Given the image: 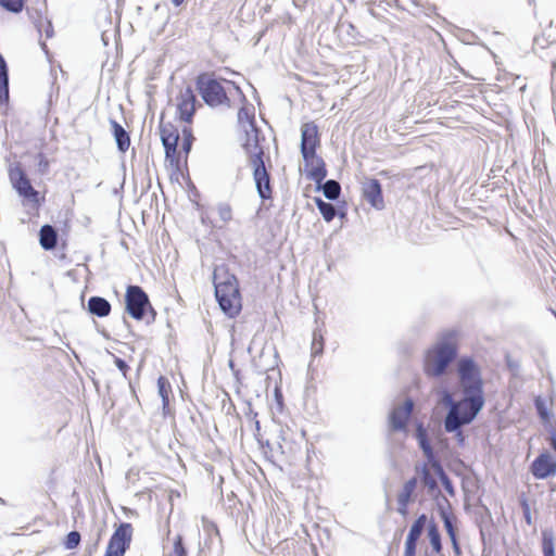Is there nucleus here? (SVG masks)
Masks as SVG:
<instances>
[{
	"label": "nucleus",
	"instance_id": "obj_47",
	"mask_svg": "<svg viewBox=\"0 0 556 556\" xmlns=\"http://www.w3.org/2000/svg\"><path fill=\"white\" fill-rule=\"evenodd\" d=\"M165 160L169 163L170 167L174 169V173L181 172V157L177 149H175V153L173 155L165 154Z\"/></svg>",
	"mask_w": 556,
	"mask_h": 556
},
{
	"label": "nucleus",
	"instance_id": "obj_26",
	"mask_svg": "<svg viewBox=\"0 0 556 556\" xmlns=\"http://www.w3.org/2000/svg\"><path fill=\"white\" fill-rule=\"evenodd\" d=\"M424 532V529L415 523H412L404 545L403 556H416L418 541Z\"/></svg>",
	"mask_w": 556,
	"mask_h": 556
},
{
	"label": "nucleus",
	"instance_id": "obj_10",
	"mask_svg": "<svg viewBox=\"0 0 556 556\" xmlns=\"http://www.w3.org/2000/svg\"><path fill=\"white\" fill-rule=\"evenodd\" d=\"M177 100V112L179 119L187 124L192 123L197 108L201 106V103L198 101L193 89L188 86L180 92Z\"/></svg>",
	"mask_w": 556,
	"mask_h": 556
},
{
	"label": "nucleus",
	"instance_id": "obj_8",
	"mask_svg": "<svg viewBox=\"0 0 556 556\" xmlns=\"http://www.w3.org/2000/svg\"><path fill=\"white\" fill-rule=\"evenodd\" d=\"M213 283L216 299H224V296H226V293H228V295L238 294V279L233 274H230L225 268L214 270Z\"/></svg>",
	"mask_w": 556,
	"mask_h": 556
},
{
	"label": "nucleus",
	"instance_id": "obj_34",
	"mask_svg": "<svg viewBox=\"0 0 556 556\" xmlns=\"http://www.w3.org/2000/svg\"><path fill=\"white\" fill-rule=\"evenodd\" d=\"M441 520L450 540L458 538L457 517L454 514H450L441 517Z\"/></svg>",
	"mask_w": 556,
	"mask_h": 556
},
{
	"label": "nucleus",
	"instance_id": "obj_56",
	"mask_svg": "<svg viewBox=\"0 0 556 556\" xmlns=\"http://www.w3.org/2000/svg\"><path fill=\"white\" fill-rule=\"evenodd\" d=\"M549 445L552 450L556 453V430H552L549 435Z\"/></svg>",
	"mask_w": 556,
	"mask_h": 556
},
{
	"label": "nucleus",
	"instance_id": "obj_21",
	"mask_svg": "<svg viewBox=\"0 0 556 556\" xmlns=\"http://www.w3.org/2000/svg\"><path fill=\"white\" fill-rule=\"evenodd\" d=\"M415 438L417 440L418 447L422 451L426 459L432 458V456L437 455L431 445L428 430L421 421H416L415 424Z\"/></svg>",
	"mask_w": 556,
	"mask_h": 556
},
{
	"label": "nucleus",
	"instance_id": "obj_36",
	"mask_svg": "<svg viewBox=\"0 0 556 556\" xmlns=\"http://www.w3.org/2000/svg\"><path fill=\"white\" fill-rule=\"evenodd\" d=\"M409 2L415 9V11L412 12L414 15L424 13L425 15L430 16L435 11V7L427 0H409Z\"/></svg>",
	"mask_w": 556,
	"mask_h": 556
},
{
	"label": "nucleus",
	"instance_id": "obj_17",
	"mask_svg": "<svg viewBox=\"0 0 556 556\" xmlns=\"http://www.w3.org/2000/svg\"><path fill=\"white\" fill-rule=\"evenodd\" d=\"M161 141L164 147L165 154L173 155L178 147L179 131L172 123L160 125Z\"/></svg>",
	"mask_w": 556,
	"mask_h": 556
},
{
	"label": "nucleus",
	"instance_id": "obj_13",
	"mask_svg": "<svg viewBox=\"0 0 556 556\" xmlns=\"http://www.w3.org/2000/svg\"><path fill=\"white\" fill-rule=\"evenodd\" d=\"M364 199L376 210L384 208L382 187L378 179L369 178L363 182L362 187Z\"/></svg>",
	"mask_w": 556,
	"mask_h": 556
},
{
	"label": "nucleus",
	"instance_id": "obj_59",
	"mask_svg": "<svg viewBox=\"0 0 556 556\" xmlns=\"http://www.w3.org/2000/svg\"><path fill=\"white\" fill-rule=\"evenodd\" d=\"M388 4L389 5H393L395 8H399V9H402V10H407L409 11L407 8L401 5L400 1L399 0H388Z\"/></svg>",
	"mask_w": 556,
	"mask_h": 556
},
{
	"label": "nucleus",
	"instance_id": "obj_51",
	"mask_svg": "<svg viewBox=\"0 0 556 556\" xmlns=\"http://www.w3.org/2000/svg\"><path fill=\"white\" fill-rule=\"evenodd\" d=\"M126 551L108 544L104 556H124Z\"/></svg>",
	"mask_w": 556,
	"mask_h": 556
},
{
	"label": "nucleus",
	"instance_id": "obj_63",
	"mask_svg": "<svg viewBox=\"0 0 556 556\" xmlns=\"http://www.w3.org/2000/svg\"><path fill=\"white\" fill-rule=\"evenodd\" d=\"M424 556H435V555H434V554L429 553L428 551H426Z\"/></svg>",
	"mask_w": 556,
	"mask_h": 556
},
{
	"label": "nucleus",
	"instance_id": "obj_31",
	"mask_svg": "<svg viewBox=\"0 0 556 556\" xmlns=\"http://www.w3.org/2000/svg\"><path fill=\"white\" fill-rule=\"evenodd\" d=\"M432 500L434 501L437 511L441 517H444L446 515L453 514V507L448 498L443 495V493L440 491H437V493L431 495Z\"/></svg>",
	"mask_w": 556,
	"mask_h": 556
},
{
	"label": "nucleus",
	"instance_id": "obj_38",
	"mask_svg": "<svg viewBox=\"0 0 556 556\" xmlns=\"http://www.w3.org/2000/svg\"><path fill=\"white\" fill-rule=\"evenodd\" d=\"M0 7L10 13L18 14L25 8V0H0Z\"/></svg>",
	"mask_w": 556,
	"mask_h": 556
},
{
	"label": "nucleus",
	"instance_id": "obj_19",
	"mask_svg": "<svg viewBox=\"0 0 556 556\" xmlns=\"http://www.w3.org/2000/svg\"><path fill=\"white\" fill-rule=\"evenodd\" d=\"M216 301L222 312L229 318L237 317L242 309L240 289H238V294L228 295V293H226L224 299H216Z\"/></svg>",
	"mask_w": 556,
	"mask_h": 556
},
{
	"label": "nucleus",
	"instance_id": "obj_24",
	"mask_svg": "<svg viewBox=\"0 0 556 556\" xmlns=\"http://www.w3.org/2000/svg\"><path fill=\"white\" fill-rule=\"evenodd\" d=\"M314 202L327 223L333 220L336 216H339L340 218H344L346 216V212L344 210H338L332 203L324 201L321 198L316 197Z\"/></svg>",
	"mask_w": 556,
	"mask_h": 556
},
{
	"label": "nucleus",
	"instance_id": "obj_33",
	"mask_svg": "<svg viewBox=\"0 0 556 556\" xmlns=\"http://www.w3.org/2000/svg\"><path fill=\"white\" fill-rule=\"evenodd\" d=\"M157 392L162 399L163 409L167 408L169 405V393L172 392V387L168 379L164 376H160L157 378Z\"/></svg>",
	"mask_w": 556,
	"mask_h": 556
},
{
	"label": "nucleus",
	"instance_id": "obj_44",
	"mask_svg": "<svg viewBox=\"0 0 556 556\" xmlns=\"http://www.w3.org/2000/svg\"><path fill=\"white\" fill-rule=\"evenodd\" d=\"M36 160H37V164H36L37 173L40 176L48 175L49 170H50V162L47 159V156L42 152H39L36 154Z\"/></svg>",
	"mask_w": 556,
	"mask_h": 556
},
{
	"label": "nucleus",
	"instance_id": "obj_50",
	"mask_svg": "<svg viewBox=\"0 0 556 556\" xmlns=\"http://www.w3.org/2000/svg\"><path fill=\"white\" fill-rule=\"evenodd\" d=\"M440 482L442 483V486H443V489L445 490V492H446L450 496L454 497V496H455V494H456V491H455V488H454V484H453V481L451 480V478H450V477H448V478H445V479H443V480H442V481H440Z\"/></svg>",
	"mask_w": 556,
	"mask_h": 556
},
{
	"label": "nucleus",
	"instance_id": "obj_27",
	"mask_svg": "<svg viewBox=\"0 0 556 556\" xmlns=\"http://www.w3.org/2000/svg\"><path fill=\"white\" fill-rule=\"evenodd\" d=\"M416 472L419 475L420 482L424 486L427 488L428 494L431 496L432 494L437 493V491H440V488L437 483L435 478L430 472L427 464L417 465L415 467Z\"/></svg>",
	"mask_w": 556,
	"mask_h": 556
},
{
	"label": "nucleus",
	"instance_id": "obj_30",
	"mask_svg": "<svg viewBox=\"0 0 556 556\" xmlns=\"http://www.w3.org/2000/svg\"><path fill=\"white\" fill-rule=\"evenodd\" d=\"M477 526L480 531L482 541L484 542V525L492 523V514L486 505L479 501L478 509L476 510Z\"/></svg>",
	"mask_w": 556,
	"mask_h": 556
},
{
	"label": "nucleus",
	"instance_id": "obj_61",
	"mask_svg": "<svg viewBox=\"0 0 556 556\" xmlns=\"http://www.w3.org/2000/svg\"><path fill=\"white\" fill-rule=\"evenodd\" d=\"M170 1L175 7H180L185 2V0H170Z\"/></svg>",
	"mask_w": 556,
	"mask_h": 556
},
{
	"label": "nucleus",
	"instance_id": "obj_40",
	"mask_svg": "<svg viewBox=\"0 0 556 556\" xmlns=\"http://www.w3.org/2000/svg\"><path fill=\"white\" fill-rule=\"evenodd\" d=\"M426 464L427 466L429 465L433 469L434 475L438 477L440 481H442L445 478H448L437 455L432 456V458L427 459Z\"/></svg>",
	"mask_w": 556,
	"mask_h": 556
},
{
	"label": "nucleus",
	"instance_id": "obj_35",
	"mask_svg": "<svg viewBox=\"0 0 556 556\" xmlns=\"http://www.w3.org/2000/svg\"><path fill=\"white\" fill-rule=\"evenodd\" d=\"M182 143H181V152L185 154V162H187L188 154L192 149V144L194 141V136L192 129L190 127H182Z\"/></svg>",
	"mask_w": 556,
	"mask_h": 556
},
{
	"label": "nucleus",
	"instance_id": "obj_46",
	"mask_svg": "<svg viewBox=\"0 0 556 556\" xmlns=\"http://www.w3.org/2000/svg\"><path fill=\"white\" fill-rule=\"evenodd\" d=\"M218 216L224 223H228L232 218V210L228 203L222 202L217 205Z\"/></svg>",
	"mask_w": 556,
	"mask_h": 556
},
{
	"label": "nucleus",
	"instance_id": "obj_25",
	"mask_svg": "<svg viewBox=\"0 0 556 556\" xmlns=\"http://www.w3.org/2000/svg\"><path fill=\"white\" fill-rule=\"evenodd\" d=\"M9 102V68L4 56L0 53V105L8 106Z\"/></svg>",
	"mask_w": 556,
	"mask_h": 556
},
{
	"label": "nucleus",
	"instance_id": "obj_11",
	"mask_svg": "<svg viewBox=\"0 0 556 556\" xmlns=\"http://www.w3.org/2000/svg\"><path fill=\"white\" fill-rule=\"evenodd\" d=\"M414 401L407 397L401 405L395 406L389 414V424L392 431L406 432Z\"/></svg>",
	"mask_w": 556,
	"mask_h": 556
},
{
	"label": "nucleus",
	"instance_id": "obj_9",
	"mask_svg": "<svg viewBox=\"0 0 556 556\" xmlns=\"http://www.w3.org/2000/svg\"><path fill=\"white\" fill-rule=\"evenodd\" d=\"M480 412L472 410V413L464 414L457 418H453L452 415L445 416L443 427L445 432L453 433L457 441L458 446L464 447L466 444V438L463 431V427L470 425L479 415Z\"/></svg>",
	"mask_w": 556,
	"mask_h": 556
},
{
	"label": "nucleus",
	"instance_id": "obj_55",
	"mask_svg": "<svg viewBox=\"0 0 556 556\" xmlns=\"http://www.w3.org/2000/svg\"><path fill=\"white\" fill-rule=\"evenodd\" d=\"M319 342H324V337L319 329H315L313 331V342L312 343H319Z\"/></svg>",
	"mask_w": 556,
	"mask_h": 556
},
{
	"label": "nucleus",
	"instance_id": "obj_14",
	"mask_svg": "<svg viewBox=\"0 0 556 556\" xmlns=\"http://www.w3.org/2000/svg\"><path fill=\"white\" fill-rule=\"evenodd\" d=\"M440 402L445 407H447V413L445 416L452 415L453 418H457L464 414L472 413V406L469 405L468 403H464L463 395L459 401H456L453 394L447 389H444L441 392Z\"/></svg>",
	"mask_w": 556,
	"mask_h": 556
},
{
	"label": "nucleus",
	"instance_id": "obj_43",
	"mask_svg": "<svg viewBox=\"0 0 556 556\" xmlns=\"http://www.w3.org/2000/svg\"><path fill=\"white\" fill-rule=\"evenodd\" d=\"M518 502L522 509V515H523V519H525L526 523L528 526H532L533 520H532V515H531V507H530L529 501L525 493H522L519 496Z\"/></svg>",
	"mask_w": 556,
	"mask_h": 556
},
{
	"label": "nucleus",
	"instance_id": "obj_41",
	"mask_svg": "<svg viewBox=\"0 0 556 556\" xmlns=\"http://www.w3.org/2000/svg\"><path fill=\"white\" fill-rule=\"evenodd\" d=\"M188 551L184 542V538L177 534L173 542V551L167 556H187Z\"/></svg>",
	"mask_w": 556,
	"mask_h": 556
},
{
	"label": "nucleus",
	"instance_id": "obj_60",
	"mask_svg": "<svg viewBox=\"0 0 556 556\" xmlns=\"http://www.w3.org/2000/svg\"><path fill=\"white\" fill-rule=\"evenodd\" d=\"M228 366H229V368L231 369V371L233 372L235 376H237L239 374V370L236 369V365H235V362L232 359H229Z\"/></svg>",
	"mask_w": 556,
	"mask_h": 556
},
{
	"label": "nucleus",
	"instance_id": "obj_57",
	"mask_svg": "<svg viewBox=\"0 0 556 556\" xmlns=\"http://www.w3.org/2000/svg\"><path fill=\"white\" fill-rule=\"evenodd\" d=\"M47 26L45 28L46 37L51 38L53 36V26L50 21L46 22Z\"/></svg>",
	"mask_w": 556,
	"mask_h": 556
},
{
	"label": "nucleus",
	"instance_id": "obj_32",
	"mask_svg": "<svg viewBox=\"0 0 556 556\" xmlns=\"http://www.w3.org/2000/svg\"><path fill=\"white\" fill-rule=\"evenodd\" d=\"M542 553L543 556H556L554 531L552 529L542 530Z\"/></svg>",
	"mask_w": 556,
	"mask_h": 556
},
{
	"label": "nucleus",
	"instance_id": "obj_5",
	"mask_svg": "<svg viewBox=\"0 0 556 556\" xmlns=\"http://www.w3.org/2000/svg\"><path fill=\"white\" fill-rule=\"evenodd\" d=\"M8 176L12 188L23 199L24 205H28L35 210L39 208L40 193L33 187L30 179L20 162L10 164Z\"/></svg>",
	"mask_w": 556,
	"mask_h": 556
},
{
	"label": "nucleus",
	"instance_id": "obj_29",
	"mask_svg": "<svg viewBox=\"0 0 556 556\" xmlns=\"http://www.w3.org/2000/svg\"><path fill=\"white\" fill-rule=\"evenodd\" d=\"M427 535L429 539V543L432 547V551L435 554L441 553L442 551V538L439 530V527L437 522L433 519H430V521L427 525Z\"/></svg>",
	"mask_w": 556,
	"mask_h": 556
},
{
	"label": "nucleus",
	"instance_id": "obj_52",
	"mask_svg": "<svg viewBox=\"0 0 556 556\" xmlns=\"http://www.w3.org/2000/svg\"><path fill=\"white\" fill-rule=\"evenodd\" d=\"M324 344L325 342L312 343L311 350L313 357L320 356L324 353Z\"/></svg>",
	"mask_w": 556,
	"mask_h": 556
},
{
	"label": "nucleus",
	"instance_id": "obj_16",
	"mask_svg": "<svg viewBox=\"0 0 556 556\" xmlns=\"http://www.w3.org/2000/svg\"><path fill=\"white\" fill-rule=\"evenodd\" d=\"M304 163L306 177L320 186L327 177V167L323 157L318 156L317 153H314V156L312 159L304 160Z\"/></svg>",
	"mask_w": 556,
	"mask_h": 556
},
{
	"label": "nucleus",
	"instance_id": "obj_20",
	"mask_svg": "<svg viewBox=\"0 0 556 556\" xmlns=\"http://www.w3.org/2000/svg\"><path fill=\"white\" fill-rule=\"evenodd\" d=\"M59 241L58 229L50 225L45 224L39 230V243L45 251H52L56 248Z\"/></svg>",
	"mask_w": 556,
	"mask_h": 556
},
{
	"label": "nucleus",
	"instance_id": "obj_12",
	"mask_svg": "<svg viewBox=\"0 0 556 556\" xmlns=\"http://www.w3.org/2000/svg\"><path fill=\"white\" fill-rule=\"evenodd\" d=\"M535 479L544 480L556 475V459L547 451L540 453L530 465Z\"/></svg>",
	"mask_w": 556,
	"mask_h": 556
},
{
	"label": "nucleus",
	"instance_id": "obj_48",
	"mask_svg": "<svg viewBox=\"0 0 556 556\" xmlns=\"http://www.w3.org/2000/svg\"><path fill=\"white\" fill-rule=\"evenodd\" d=\"M114 364H115L116 368L122 372L124 378L127 379V371L129 370V366H128L127 362L121 357L115 356Z\"/></svg>",
	"mask_w": 556,
	"mask_h": 556
},
{
	"label": "nucleus",
	"instance_id": "obj_2",
	"mask_svg": "<svg viewBox=\"0 0 556 556\" xmlns=\"http://www.w3.org/2000/svg\"><path fill=\"white\" fill-rule=\"evenodd\" d=\"M454 337V331H446L432 348L427 350L424 358V371L427 377H443L448 366L457 358L458 349Z\"/></svg>",
	"mask_w": 556,
	"mask_h": 556
},
{
	"label": "nucleus",
	"instance_id": "obj_1",
	"mask_svg": "<svg viewBox=\"0 0 556 556\" xmlns=\"http://www.w3.org/2000/svg\"><path fill=\"white\" fill-rule=\"evenodd\" d=\"M457 384L464 403L472 406V410L481 412L485 404L484 383L481 368L470 356H462L456 363Z\"/></svg>",
	"mask_w": 556,
	"mask_h": 556
},
{
	"label": "nucleus",
	"instance_id": "obj_3",
	"mask_svg": "<svg viewBox=\"0 0 556 556\" xmlns=\"http://www.w3.org/2000/svg\"><path fill=\"white\" fill-rule=\"evenodd\" d=\"M223 83L232 86L242 99L245 100V96L236 83L225 78H217L213 72H202L195 77V88L207 106H230V99Z\"/></svg>",
	"mask_w": 556,
	"mask_h": 556
},
{
	"label": "nucleus",
	"instance_id": "obj_53",
	"mask_svg": "<svg viewBox=\"0 0 556 556\" xmlns=\"http://www.w3.org/2000/svg\"><path fill=\"white\" fill-rule=\"evenodd\" d=\"M413 523L425 530V527L428 525V516L426 514H421L415 519Z\"/></svg>",
	"mask_w": 556,
	"mask_h": 556
},
{
	"label": "nucleus",
	"instance_id": "obj_15",
	"mask_svg": "<svg viewBox=\"0 0 556 556\" xmlns=\"http://www.w3.org/2000/svg\"><path fill=\"white\" fill-rule=\"evenodd\" d=\"M262 131L256 126L253 128H245V141L242 143V148L248 155L249 163L252 162V155L254 153L260 152L261 157L264 159L265 151L263 146L261 144V140H264V137L261 136Z\"/></svg>",
	"mask_w": 556,
	"mask_h": 556
},
{
	"label": "nucleus",
	"instance_id": "obj_62",
	"mask_svg": "<svg viewBox=\"0 0 556 556\" xmlns=\"http://www.w3.org/2000/svg\"><path fill=\"white\" fill-rule=\"evenodd\" d=\"M260 443H261V445H262V447H263L264 450H265V448H269V450L271 448V447H270V443H269L268 441H266V442H265V444H263L262 442H260Z\"/></svg>",
	"mask_w": 556,
	"mask_h": 556
},
{
	"label": "nucleus",
	"instance_id": "obj_28",
	"mask_svg": "<svg viewBox=\"0 0 556 556\" xmlns=\"http://www.w3.org/2000/svg\"><path fill=\"white\" fill-rule=\"evenodd\" d=\"M316 190H321L325 198L329 201H337L341 194V185L334 179L324 180Z\"/></svg>",
	"mask_w": 556,
	"mask_h": 556
},
{
	"label": "nucleus",
	"instance_id": "obj_18",
	"mask_svg": "<svg viewBox=\"0 0 556 556\" xmlns=\"http://www.w3.org/2000/svg\"><path fill=\"white\" fill-rule=\"evenodd\" d=\"M132 538V526L129 522H121L113 534L111 535L109 543L115 547L127 551L130 546Z\"/></svg>",
	"mask_w": 556,
	"mask_h": 556
},
{
	"label": "nucleus",
	"instance_id": "obj_54",
	"mask_svg": "<svg viewBox=\"0 0 556 556\" xmlns=\"http://www.w3.org/2000/svg\"><path fill=\"white\" fill-rule=\"evenodd\" d=\"M451 544H452V548H453V553L455 556H460L462 555V548H460V544H459V541H458V538L456 539H451Z\"/></svg>",
	"mask_w": 556,
	"mask_h": 556
},
{
	"label": "nucleus",
	"instance_id": "obj_7",
	"mask_svg": "<svg viewBox=\"0 0 556 556\" xmlns=\"http://www.w3.org/2000/svg\"><path fill=\"white\" fill-rule=\"evenodd\" d=\"M320 146L318 126L314 122L304 123L301 127L300 151L303 160L312 159Z\"/></svg>",
	"mask_w": 556,
	"mask_h": 556
},
{
	"label": "nucleus",
	"instance_id": "obj_42",
	"mask_svg": "<svg viewBox=\"0 0 556 556\" xmlns=\"http://www.w3.org/2000/svg\"><path fill=\"white\" fill-rule=\"evenodd\" d=\"M238 122L241 124L243 122L248 123V128H253V126H256L254 112L253 110L250 111L249 109L242 106L238 111Z\"/></svg>",
	"mask_w": 556,
	"mask_h": 556
},
{
	"label": "nucleus",
	"instance_id": "obj_64",
	"mask_svg": "<svg viewBox=\"0 0 556 556\" xmlns=\"http://www.w3.org/2000/svg\"><path fill=\"white\" fill-rule=\"evenodd\" d=\"M552 67H553V71L555 72L556 71V62L552 63Z\"/></svg>",
	"mask_w": 556,
	"mask_h": 556
},
{
	"label": "nucleus",
	"instance_id": "obj_6",
	"mask_svg": "<svg viewBox=\"0 0 556 556\" xmlns=\"http://www.w3.org/2000/svg\"><path fill=\"white\" fill-rule=\"evenodd\" d=\"M252 167L253 180L257 195L262 201H267L273 198V185L269 169L265 165L264 159L261 157L260 152L252 155V162L249 163Z\"/></svg>",
	"mask_w": 556,
	"mask_h": 556
},
{
	"label": "nucleus",
	"instance_id": "obj_37",
	"mask_svg": "<svg viewBox=\"0 0 556 556\" xmlns=\"http://www.w3.org/2000/svg\"><path fill=\"white\" fill-rule=\"evenodd\" d=\"M417 484H418V478L417 477H412L410 479H408L401 492L399 493L397 497H401V498H405V500H410L413 501V495L415 493V490L417 488Z\"/></svg>",
	"mask_w": 556,
	"mask_h": 556
},
{
	"label": "nucleus",
	"instance_id": "obj_58",
	"mask_svg": "<svg viewBox=\"0 0 556 556\" xmlns=\"http://www.w3.org/2000/svg\"><path fill=\"white\" fill-rule=\"evenodd\" d=\"M275 397H276L277 404L279 406H281L282 405V393L278 388L275 389Z\"/></svg>",
	"mask_w": 556,
	"mask_h": 556
},
{
	"label": "nucleus",
	"instance_id": "obj_39",
	"mask_svg": "<svg viewBox=\"0 0 556 556\" xmlns=\"http://www.w3.org/2000/svg\"><path fill=\"white\" fill-rule=\"evenodd\" d=\"M534 407L536 409L538 416L543 421H548L549 420L552 414H551L549 409L547 408V405H546L545 401L541 396H536L534 399Z\"/></svg>",
	"mask_w": 556,
	"mask_h": 556
},
{
	"label": "nucleus",
	"instance_id": "obj_4",
	"mask_svg": "<svg viewBox=\"0 0 556 556\" xmlns=\"http://www.w3.org/2000/svg\"><path fill=\"white\" fill-rule=\"evenodd\" d=\"M125 311L136 320H143L148 316L147 324L155 321L156 312L152 307L146 291L137 285H129L125 293Z\"/></svg>",
	"mask_w": 556,
	"mask_h": 556
},
{
	"label": "nucleus",
	"instance_id": "obj_45",
	"mask_svg": "<svg viewBox=\"0 0 556 556\" xmlns=\"http://www.w3.org/2000/svg\"><path fill=\"white\" fill-rule=\"evenodd\" d=\"M81 540V535L78 531L74 530L66 534L65 540L63 542L65 548L74 549L76 548Z\"/></svg>",
	"mask_w": 556,
	"mask_h": 556
},
{
	"label": "nucleus",
	"instance_id": "obj_23",
	"mask_svg": "<svg viewBox=\"0 0 556 556\" xmlns=\"http://www.w3.org/2000/svg\"><path fill=\"white\" fill-rule=\"evenodd\" d=\"M111 308V303L103 296L92 295L87 302L88 312L99 318L109 316Z\"/></svg>",
	"mask_w": 556,
	"mask_h": 556
},
{
	"label": "nucleus",
	"instance_id": "obj_22",
	"mask_svg": "<svg viewBox=\"0 0 556 556\" xmlns=\"http://www.w3.org/2000/svg\"><path fill=\"white\" fill-rule=\"evenodd\" d=\"M111 131L114 137L117 150L125 153L130 146L129 132L115 119L110 118Z\"/></svg>",
	"mask_w": 556,
	"mask_h": 556
},
{
	"label": "nucleus",
	"instance_id": "obj_49",
	"mask_svg": "<svg viewBox=\"0 0 556 556\" xmlns=\"http://www.w3.org/2000/svg\"><path fill=\"white\" fill-rule=\"evenodd\" d=\"M410 502V500L397 497V513L405 517L408 514V504Z\"/></svg>",
	"mask_w": 556,
	"mask_h": 556
}]
</instances>
